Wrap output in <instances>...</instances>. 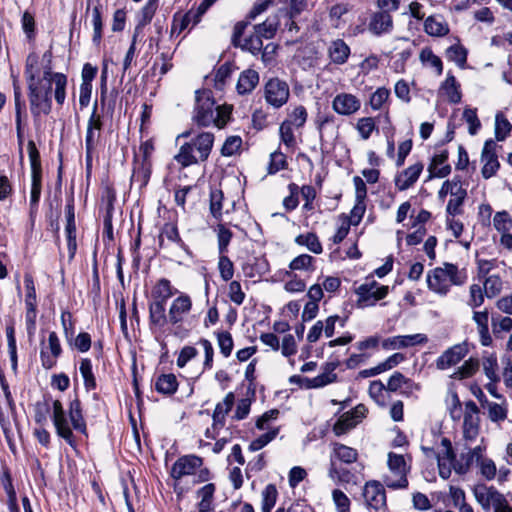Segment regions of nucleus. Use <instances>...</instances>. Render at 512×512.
Returning <instances> with one entry per match:
<instances>
[{
  "mask_svg": "<svg viewBox=\"0 0 512 512\" xmlns=\"http://www.w3.org/2000/svg\"><path fill=\"white\" fill-rule=\"evenodd\" d=\"M52 411V422L56 433L63 438L70 446H75V439L72 428L80 433L86 434V422L82 414L81 403L78 398L70 402L69 418L63 409L59 400H53L49 396L43 398L34 404V420L38 425L44 426L48 415Z\"/></svg>",
  "mask_w": 512,
  "mask_h": 512,
  "instance_id": "1",
  "label": "nucleus"
},
{
  "mask_svg": "<svg viewBox=\"0 0 512 512\" xmlns=\"http://www.w3.org/2000/svg\"><path fill=\"white\" fill-rule=\"evenodd\" d=\"M55 85L54 97L62 105L66 97L67 77L62 73H53L51 68L44 71L43 77L37 82L28 84L30 110L34 118L41 114L48 115L52 110V85Z\"/></svg>",
  "mask_w": 512,
  "mask_h": 512,
  "instance_id": "2",
  "label": "nucleus"
},
{
  "mask_svg": "<svg viewBox=\"0 0 512 512\" xmlns=\"http://www.w3.org/2000/svg\"><path fill=\"white\" fill-rule=\"evenodd\" d=\"M231 108L229 106H215L214 100L207 93L196 95L193 121L201 127L215 124L218 128L226 125L230 118Z\"/></svg>",
  "mask_w": 512,
  "mask_h": 512,
  "instance_id": "3",
  "label": "nucleus"
},
{
  "mask_svg": "<svg viewBox=\"0 0 512 512\" xmlns=\"http://www.w3.org/2000/svg\"><path fill=\"white\" fill-rule=\"evenodd\" d=\"M214 143V135L202 132L183 143L179 152L174 156L175 161L182 167H188L208 159Z\"/></svg>",
  "mask_w": 512,
  "mask_h": 512,
  "instance_id": "4",
  "label": "nucleus"
},
{
  "mask_svg": "<svg viewBox=\"0 0 512 512\" xmlns=\"http://www.w3.org/2000/svg\"><path fill=\"white\" fill-rule=\"evenodd\" d=\"M467 279L464 271H460L458 267L451 263H445L443 267H437L427 274L428 288L439 294L446 295L450 289V284L463 285Z\"/></svg>",
  "mask_w": 512,
  "mask_h": 512,
  "instance_id": "5",
  "label": "nucleus"
},
{
  "mask_svg": "<svg viewBox=\"0 0 512 512\" xmlns=\"http://www.w3.org/2000/svg\"><path fill=\"white\" fill-rule=\"evenodd\" d=\"M502 377L499 374L497 356L494 353L485 352L480 360V367L490 384L498 383L501 379L505 384H512V359L511 357L502 358Z\"/></svg>",
  "mask_w": 512,
  "mask_h": 512,
  "instance_id": "6",
  "label": "nucleus"
},
{
  "mask_svg": "<svg viewBox=\"0 0 512 512\" xmlns=\"http://www.w3.org/2000/svg\"><path fill=\"white\" fill-rule=\"evenodd\" d=\"M388 467L390 474L384 476V484L391 489H405L408 487L407 473L409 467L403 455L390 452L388 454Z\"/></svg>",
  "mask_w": 512,
  "mask_h": 512,
  "instance_id": "7",
  "label": "nucleus"
},
{
  "mask_svg": "<svg viewBox=\"0 0 512 512\" xmlns=\"http://www.w3.org/2000/svg\"><path fill=\"white\" fill-rule=\"evenodd\" d=\"M462 435L467 444L477 440L480 434V410L472 400L465 402Z\"/></svg>",
  "mask_w": 512,
  "mask_h": 512,
  "instance_id": "8",
  "label": "nucleus"
},
{
  "mask_svg": "<svg viewBox=\"0 0 512 512\" xmlns=\"http://www.w3.org/2000/svg\"><path fill=\"white\" fill-rule=\"evenodd\" d=\"M290 95L288 84L278 78L269 79L264 87V98L274 108H280L287 103Z\"/></svg>",
  "mask_w": 512,
  "mask_h": 512,
  "instance_id": "9",
  "label": "nucleus"
},
{
  "mask_svg": "<svg viewBox=\"0 0 512 512\" xmlns=\"http://www.w3.org/2000/svg\"><path fill=\"white\" fill-rule=\"evenodd\" d=\"M388 286H379L375 280L360 285L356 292L359 296L358 304L361 307L374 305L388 294Z\"/></svg>",
  "mask_w": 512,
  "mask_h": 512,
  "instance_id": "10",
  "label": "nucleus"
},
{
  "mask_svg": "<svg viewBox=\"0 0 512 512\" xmlns=\"http://www.w3.org/2000/svg\"><path fill=\"white\" fill-rule=\"evenodd\" d=\"M498 147L497 143L492 139L484 143L481 152V162L483 163L481 174L485 179L493 177L500 168L497 155Z\"/></svg>",
  "mask_w": 512,
  "mask_h": 512,
  "instance_id": "11",
  "label": "nucleus"
},
{
  "mask_svg": "<svg viewBox=\"0 0 512 512\" xmlns=\"http://www.w3.org/2000/svg\"><path fill=\"white\" fill-rule=\"evenodd\" d=\"M362 496L368 508L379 510L386 507V492L379 481L371 480L366 482L363 487Z\"/></svg>",
  "mask_w": 512,
  "mask_h": 512,
  "instance_id": "12",
  "label": "nucleus"
},
{
  "mask_svg": "<svg viewBox=\"0 0 512 512\" xmlns=\"http://www.w3.org/2000/svg\"><path fill=\"white\" fill-rule=\"evenodd\" d=\"M442 449L436 455L438 461L439 475L443 479H448L451 476L456 462V455L452 447V443L448 438H442Z\"/></svg>",
  "mask_w": 512,
  "mask_h": 512,
  "instance_id": "13",
  "label": "nucleus"
},
{
  "mask_svg": "<svg viewBox=\"0 0 512 512\" xmlns=\"http://www.w3.org/2000/svg\"><path fill=\"white\" fill-rule=\"evenodd\" d=\"M477 502L484 510L499 507L505 496L493 486L476 485L473 489Z\"/></svg>",
  "mask_w": 512,
  "mask_h": 512,
  "instance_id": "14",
  "label": "nucleus"
},
{
  "mask_svg": "<svg viewBox=\"0 0 512 512\" xmlns=\"http://www.w3.org/2000/svg\"><path fill=\"white\" fill-rule=\"evenodd\" d=\"M469 352L466 342L456 344L445 350L436 360V367L444 370L458 364Z\"/></svg>",
  "mask_w": 512,
  "mask_h": 512,
  "instance_id": "15",
  "label": "nucleus"
},
{
  "mask_svg": "<svg viewBox=\"0 0 512 512\" xmlns=\"http://www.w3.org/2000/svg\"><path fill=\"white\" fill-rule=\"evenodd\" d=\"M203 464L202 458L196 455H186L180 457L171 468V476L179 480L184 476L192 475Z\"/></svg>",
  "mask_w": 512,
  "mask_h": 512,
  "instance_id": "16",
  "label": "nucleus"
},
{
  "mask_svg": "<svg viewBox=\"0 0 512 512\" xmlns=\"http://www.w3.org/2000/svg\"><path fill=\"white\" fill-rule=\"evenodd\" d=\"M97 103L94 104L92 114L88 120L87 131L85 136L86 152H94L101 135L102 120L97 114Z\"/></svg>",
  "mask_w": 512,
  "mask_h": 512,
  "instance_id": "17",
  "label": "nucleus"
},
{
  "mask_svg": "<svg viewBox=\"0 0 512 512\" xmlns=\"http://www.w3.org/2000/svg\"><path fill=\"white\" fill-rule=\"evenodd\" d=\"M61 345L56 332H50L48 336V343H42L41 348V361L46 369L52 368L61 354Z\"/></svg>",
  "mask_w": 512,
  "mask_h": 512,
  "instance_id": "18",
  "label": "nucleus"
},
{
  "mask_svg": "<svg viewBox=\"0 0 512 512\" xmlns=\"http://www.w3.org/2000/svg\"><path fill=\"white\" fill-rule=\"evenodd\" d=\"M427 341L428 338L425 334L399 335L385 339L382 342V347L387 350H395L425 344Z\"/></svg>",
  "mask_w": 512,
  "mask_h": 512,
  "instance_id": "19",
  "label": "nucleus"
},
{
  "mask_svg": "<svg viewBox=\"0 0 512 512\" xmlns=\"http://www.w3.org/2000/svg\"><path fill=\"white\" fill-rule=\"evenodd\" d=\"M192 308V300L189 295L181 293L172 301L168 311V320L171 324L181 322L184 315L188 314Z\"/></svg>",
  "mask_w": 512,
  "mask_h": 512,
  "instance_id": "20",
  "label": "nucleus"
},
{
  "mask_svg": "<svg viewBox=\"0 0 512 512\" xmlns=\"http://www.w3.org/2000/svg\"><path fill=\"white\" fill-rule=\"evenodd\" d=\"M333 110L340 115H352L361 107L360 100L349 93H341L335 96L332 102Z\"/></svg>",
  "mask_w": 512,
  "mask_h": 512,
  "instance_id": "21",
  "label": "nucleus"
},
{
  "mask_svg": "<svg viewBox=\"0 0 512 512\" xmlns=\"http://www.w3.org/2000/svg\"><path fill=\"white\" fill-rule=\"evenodd\" d=\"M330 463L339 461L344 464H352L358 459V451L339 442L331 443Z\"/></svg>",
  "mask_w": 512,
  "mask_h": 512,
  "instance_id": "22",
  "label": "nucleus"
},
{
  "mask_svg": "<svg viewBox=\"0 0 512 512\" xmlns=\"http://www.w3.org/2000/svg\"><path fill=\"white\" fill-rule=\"evenodd\" d=\"M393 20L392 16L387 11L375 12L370 19L368 28L375 35L388 33L392 30Z\"/></svg>",
  "mask_w": 512,
  "mask_h": 512,
  "instance_id": "23",
  "label": "nucleus"
},
{
  "mask_svg": "<svg viewBox=\"0 0 512 512\" xmlns=\"http://www.w3.org/2000/svg\"><path fill=\"white\" fill-rule=\"evenodd\" d=\"M423 164L418 162L414 165L409 166L395 179V185L400 191L407 190L410 188L419 178L423 171Z\"/></svg>",
  "mask_w": 512,
  "mask_h": 512,
  "instance_id": "24",
  "label": "nucleus"
},
{
  "mask_svg": "<svg viewBox=\"0 0 512 512\" xmlns=\"http://www.w3.org/2000/svg\"><path fill=\"white\" fill-rule=\"evenodd\" d=\"M473 321L477 325V330L480 336V342L483 346H489L492 343V337L489 333V311L484 309L483 311L473 310L472 315Z\"/></svg>",
  "mask_w": 512,
  "mask_h": 512,
  "instance_id": "25",
  "label": "nucleus"
},
{
  "mask_svg": "<svg viewBox=\"0 0 512 512\" xmlns=\"http://www.w3.org/2000/svg\"><path fill=\"white\" fill-rule=\"evenodd\" d=\"M235 402L233 393H228L223 401L219 402L213 412V429H221L225 425V416L231 411Z\"/></svg>",
  "mask_w": 512,
  "mask_h": 512,
  "instance_id": "26",
  "label": "nucleus"
},
{
  "mask_svg": "<svg viewBox=\"0 0 512 512\" xmlns=\"http://www.w3.org/2000/svg\"><path fill=\"white\" fill-rule=\"evenodd\" d=\"M448 159V151L443 150L439 154L434 155L429 167L428 171L430 173V177H438L444 178L451 172V166L445 164Z\"/></svg>",
  "mask_w": 512,
  "mask_h": 512,
  "instance_id": "27",
  "label": "nucleus"
},
{
  "mask_svg": "<svg viewBox=\"0 0 512 512\" xmlns=\"http://www.w3.org/2000/svg\"><path fill=\"white\" fill-rule=\"evenodd\" d=\"M259 83V74L253 69L244 70L237 81L236 89L238 94L251 93Z\"/></svg>",
  "mask_w": 512,
  "mask_h": 512,
  "instance_id": "28",
  "label": "nucleus"
},
{
  "mask_svg": "<svg viewBox=\"0 0 512 512\" xmlns=\"http://www.w3.org/2000/svg\"><path fill=\"white\" fill-rule=\"evenodd\" d=\"M328 54L333 63L341 65L347 61L350 48L342 39H337L330 44Z\"/></svg>",
  "mask_w": 512,
  "mask_h": 512,
  "instance_id": "29",
  "label": "nucleus"
},
{
  "mask_svg": "<svg viewBox=\"0 0 512 512\" xmlns=\"http://www.w3.org/2000/svg\"><path fill=\"white\" fill-rule=\"evenodd\" d=\"M480 369V360L478 358L470 357L465 360L461 366L451 375L454 380H465L473 377Z\"/></svg>",
  "mask_w": 512,
  "mask_h": 512,
  "instance_id": "30",
  "label": "nucleus"
},
{
  "mask_svg": "<svg viewBox=\"0 0 512 512\" xmlns=\"http://www.w3.org/2000/svg\"><path fill=\"white\" fill-rule=\"evenodd\" d=\"M424 30L431 36H445L449 32L448 24L441 16H429L424 22Z\"/></svg>",
  "mask_w": 512,
  "mask_h": 512,
  "instance_id": "31",
  "label": "nucleus"
},
{
  "mask_svg": "<svg viewBox=\"0 0 512 512\" xmlns=\"http://www.w3.org/2000/svg\"><path fill=\"white\" fill-rule=\"evenodd\" d=\"M440 91L446 95L450 103L457 104L461 101L460 85L451 74H448L446 80L441 84Z\"/></svg>",
  "mask_w": 512,
  "mask_h": 512,
  "instance_id": "32",
  "label": "nucleus"
},
{
  "mask_svg": "<svg viewBox=\"0 0 512 512\" xmlns=\"http://www.w3.org/2000/svg\"><path fill=\"white\" fill-rule=\"evenodd\" d=\"M177 293L171 282L161 278L152 289V296L155 301L166 303V301Z\"/></svg>",
  "mask_w": 512,
  "mask_h": 512,
  "instance_id": "33",
  "label": "nucleus"
},
{
  "mask_svg": "<svg viewBox=\"0 0 512 512\" xmlns=\"http://www.w3.org/2000/svg\"><path fill=\"white\" fill-rule=\"evenodd\" d=\"M485 408L487 410L488 418L494 423L503 422L507 418V406L505 402L496 403L485 399Z\"/></svg>",
  "mask_w": 512,
  "mask_h": 512,
  "instance_id": "34",
  "label": "nucleus"
},
{
  "mask_svg": "<svg viewBox=\"0 0 512 512\" xmlns=\"http://www.w3.org/2000/svg\"><path fill=\"white\" fill-rule=\"evenodd\" d=\"M328 476L335 483H356L355 475L346 468L337 467L336 463H330Z\"/></svg>",
  "mask_w": 512,
  "mask_h": 512,
  "instance_id": "35",
  "label": "nucleus"
},
{
  "mask_svg": "<svg viewBox=\"0 0 512 512\" xmlns=\"http://www.w3.org/2000/svg\"><path fill=\"white\" fill-rule=\"evenodd\" d=\"M149 317L151 323L160 327L169 322L168 316H166L165 303L154 300L149 306Z\"/></svg>",
  "mask_w": 512,
  "mask_h": 512,
  "instance_id": "36",
  "label": "nucleus"
},
{
  "mask_svg": "<svg viewBox=\"0 0 512 512\" xmlns=\"http://www.w3.org/2000/svg\"><path fill=\"white\" fill-rule=\"evenodd\" d=\"M466 195V190L463 188H458L457 191H453V196H451L446 207V211L449 215L456 216L463 213L462 205Z\"/></svg>",
  "mask_w": 512,
  "mask_h": 512,
  "instance_id": "37",
  "label": "nucleus"
},
{
  "mask_svg": "<svg viewBox=\"0 0 512 512\" xmlns=\"http://www.w3.org/2000/svg\"><path fill=\"white\" fill-rule=\"evenodd\" d=\"M214 492L215 485L212 483L206 484L198 490V497L201 498L198 504L199 512H208L211 510Z\"/></svg>",
  "mask_w": 512,
  "mask_h": 512,
  "instance_id": "38",
  "label": "nucleus"
},
{
  "mask_svg": "<svg viewBox=\"0 0 512 512\" xmlns=\"http://www.w3.org/2000/svg\"><path fill=\"white\" fill-rule=\"evenodd\" d=\"M503 288V282L498 275H489L483 282V290L488 298H494L499 295Z\"/></svg>",
  "mask_w": 512,
  "mask_h": 512,
  "instance_id": "39",
  "label": "nucleus"
},
{
  "mask_svg": "<svg viewBox=\"0 0 512 512\" xmlns=\"http://www.w3.org/2000/svg\"><path fill=\"white\" fill-rule=\"evenodd\" d=\"M242 50L249 51L253 55L259 54L263 49L262 38L254 31L249 37L244 38L238 45Z\"/></svg>",
  "mask_w": 512,
  "mask_h": 512,
  "instance_id": "40",
  "label": "nucleus"
},
{
  "mask_svg": "<svg viewBox=\"0 0 512 512\" xmlns=\"http://www.w3.org/2000/svg\"><path fill=\"white\" fill-rule=\"evenodd\" d=\"M512 125L502 112L495 117V137L498 141H503L511 132Z\"/></svg>",
  "mask_w": 512,
  "mask_h": 512,
  "instance_id": "41",
  "label": "nucleus"
},
{
  "mask_svg": "<svg viewBox=\"0 0 512 512\" xmlns=\"http://www.w3.org/2000/svg\"><path fill=\"white\" fill-rule=\"evenodd\" d=\"M295 241L299 245L306 246L311 252L315 254H320L322 252V245L317 235L314 233L298 235Z\"/></svg>",
  "mask_w": 512,
  "mask_h": 512,
  "instance_id": "42",
  "label": "nucleus"
},
{
  "mask_svg": "<svg viewBox=\"0 0 512 512\" xmlns=\"http://www.w3.org/2000/svg\"><path fill=\"white\" fill-rule=\"evenodd\" d=\"M420 61L425 64L429 65L436 69V72L438 75H441L443 72V64L441 59L433 53L431 48H424L421 50L419 55Z\"/></svg>",
  "mask_w": 512,
  "mask_h": 512,
  "instance_id": "43",
  "label": "nucleus"
},
{
  "mask_svg": "<svg viewBox=\"0 0 512 512\" xmlns=\"http://www.w3.org/2000/svg\"><path fill=\"white\" fill-rule=\"evenodd\" d=\"M277 495L278 492L275 485L269 484L265 487L262 492V512H271L276 504Z\"/></svg>",
  "mask_w": 512,
  "mask_h": 512,
  "instance_id": "44",
  "label": "nucleus"
},
{
  "mask_svg": "<svg viewBox=\"0 0 512 512\" xmlns=\"http://www.w3.org/2000/svg\"><path fill=\"white\" fill-rule=\"evenodd\" d=\"M446 56L449 60L463 67L467 61V50L460 44H454L446 49Z\"/></svg>",
  "mask_w": 512,
  "mask_h": 512,
  "instance_id": "45",
  "label": "nucleus"
},
{
  "mask_svg": "<svg viewBox=\"0 0 512 512\" xmlns=\"http://www.w3.org/2000/svg\"><path fill=\"white\" fill-rule=\"evenodd\" d=\"M485 293L482 287L479 284H472L469 287V298L467 300V305L472 310L480 307L485 300Z\"/></svg>",
  "mask_w": 512,
  "mask_h": 512,
  "instance_id": "46",
  "label": "nucleus"
},
{
  "mask_svg": "<svg viewBox=\"0 0 512 512\" xmlns=\"http://www.w3.org/2000/svg\"><path fill=\"white\" fill-rule=\"evenodd\" d=\"M278 29V22L275 20L267 19L261 24L254 26V31L263 39H272Z\"/></svg>",
  "mask_w": 512,
  "mask_h": 512,
  "instance_id": "47",
  "label": "nucleus"
},
{
  "mask_svg": "<svg viewBox=\"0 0 512 512\" xmlns=\"http://www.w3.org/2000/svg\"><path fill=\"white\" fill-rule=\"evenodd\" d=\"M314 257L308 255V254H301L294 258L290 264L289 268L292 271L296 270H304V271H314Z\"/></svg>",
  "mask_w": 512,
  "mask_h": 512,
  "instance_id": "48",
  "label": "nucleus"
},
{
  "mask_svg": "<svg viewBox=\"0 0 512 512\" xmlns=\"http://www.w3.org/2000/svg\"><path fill=\"white\" fill-rule=\"evenodd\" d=\"M38 64V56L35 53H31L27 56L25 64V77L28 81V84L31 82H37L36 78L39 74Z\"/></svg>",
  "mask_w": 512,
  "mask_h": 512,
  "instance_id": "49",
  "label": "nucleus"
},
{
  "mask_svg": "<svg viewBox=\"0 0 512 512\" xmlns=\"http://www.w3.org/2000/svg\"><path fill=\"white\" fill-rule=\"evenodd\" d=\"M27 148L31 165V175H42L40 154L35 145V142L33 140L28 141Z\"/></svg>",
  "mask_w": 512,
  "mask_h": 512,
  "instance_id": "50",
  "label": "nucleus"
},
{
  "mask_svg": "<svg viewBox=\"0 0 512 512\" xmlns=\"http://www.w3.org/2000/svg\"><path fill=\"white\" fill-rule=\"evenodd\" d=\"M92 24H93V42L96 45H99L102 39V18H101V7L99 5L95 6L92 10Z\"/></svg>",
  "mask_w": 512,
  "mask_h": 512,
  "instance_id": "51",
  "label": "nucleus"
},
{
  "mask_svg": "<svg viewBox=\"0 0 512 512\" xmlns=\"http://www.w3.org/2000/svg\"><path fill=\"white\" fill-rule=\"evenodd\" d=\"M474 462L475 458L469 453V451L466 453H461L459 458H456L453 470L458 475H464L469 472L470 467Z\"/></svg>",
  "mask_w": 512,
  "mask_h": 512,
  "instance_id": "52",
  "label": "nucleus"
},
{
  "mask_svg": "<svg viewBox=\"0 0 512 512\" xmlns=\"http://www.w3.org/2000/svg\"><path fill=\"white\" fill-rule=\"evenodd\" d=\"M356 129L359 132L360 136L367 140L374 130L377 129L375 120L372 117H363L358 119L356 124Z\"/></svg>",
  "mask_w": 512,
  "mask_h": 512,
  "instance_id": "53",
  "label": "nucleus"
},
{
  "mask_svg": "<svg viewBox=\"0 0 512 512\" xmlns=\"http://www.w3.org/2000/svg\"><path fill=\"white\" fill-rule=\"evenodd\" d=\"M356 424L357 420L353 419L349 413H345L335 423L333 431L337 436H340L355 427Z\"/></svg>",
  "mask_w": 512,
  "mask_h": 512,
  "instance_id": "54",
  "label": "nucleus"
},
{
  "mask_svg": "<svg viewBox=\"0 0 512 512\" xmlns=\"http://www.w3.org/2000/svg\"><path fill=\"white\" fill-rule=\"evenodd\" d=\"M463 118L469 125V134L475 135L481 127L480 120L477 116V109L466 107L463 111Z\"/></svg>",
  "mask_w": 512,
  "mask_h": 512,
  "instance_id": "55",
  "label": "nucleus"
},
{
  "mask_svg": "<svg viewBox=\"0 0 512 512\" xmlns=\"http://www.w3.org/2000/svg\"><path fill=\"white\" fill-rule=\"evenodd\" d=\"M232 236V232L224 225L219 224L217 226L218 250L220 254L227 252L228 245L232 239Z\"/></svg>",
  "mask_w": 512,
  "mask_h": 512,
  "instance_id": "56",
  "label": "nucleus"
},
{
  "mask_svg": "<svg viewBox=\"0 0 512 512\" xmlns=\"http://www.w3.org/2000/svg\"><path fill=\"white\" fill-rule=\"evenodd\" d=\"M332 499L336 507L337 512H350V499L340 489H334L332 491Z\"/></svg>",
  "mask_w": 512,
  "mask_h": 512,
  "instance_id": "57",
  "label": "nucleus"
},
{
  "mask_svg": "<svg viewBox=\"0 0 512 512\" xmlns=\"http://www.w3.org/2000/svg\"><path fill=\"white\" fill-rule=\"evenodd\" d=\"M278 432V429H273L260 435L250 443L249 450L255 452L262 449L277 436Z\"/></svg>",
  "mask_w": 512,
  "mask_h": 512,
  "instance_id": "58",
  "label": "nucleus"
},
{
  "mask_svg": "<svg viewBox=\"0 0 512 512\" xmlns=\"http://www.w3.org/2000/svg\"><path fill=\"white\" fill-rule=\"evenodd\" d=\"M156 9H157V1L156 0H149L146 3V5L143 7L142 19L140 20L139 24L135 28V31H137V35L139 34V31L141 30V28L143 26H145L146 24H148L152 20Z\"/></svg>",
  "mask_w": 512,
  "mask_h": 512,
  "instance_id": "59",
  "label": "nucleus"
},
{
  "mask_svg": "<svg viewBox=\"0 0 512 512\" xmlns=\"http://www.w3.org/2000/svg\"><path fill=\"white\" fill-rule=\"evenodd\" d=\"M398 386H369V393L379 405H385V398L390 392L397 390Z\"/></svg>",
  "mask_w": 512,
  "mask_h": 512,
  "instance_id": "60",
  "label": "nucleus"
},
{
  "mask_svg": "<svg viewBox=\"0 0 512 512\" xmlns=\"http://www.w3.org/2000/svg\"><path fill=\"white\" fill-rule=\"evenodd\" d=\"M480 474L486 479V480H492L496 476L497 468L494 463V461L488 457L482 459L481 461L476 463Z\"/></svg>",
  "mask_w": 512,
  "mask_h": 512,
  "instance_id": "61",
  "label": "nucleus"
},
{
  "mask_svg": "<svg viewBox=\"0 0 512 512\" xmlns=\"http://www.w3.org/2000/svg\"><path fill=\"white\" fill-rule=\"evenodd\" d=\"M218 268L220 276L224 281L232 279L234 275V265L226 255L220 254Z\"/></svg>",
  "mask_w": 512,
  "mask_h": 512,
  "instance_id": "62",
  "label": "nucleus"
},
{
  "mask_svg": "<svg viewBox=\"0 0 512 512\" xmlns=\"http://www.w3.org/2000/svg\"><path fill=\"white\" fill-rule=\"evenodd\" d=\"M448 411L453 421H458L464 414L462 410V403L456 392H452L450 395V401L448 403Z\"/></svg>",
  "mask_w": 512,
  "mask_h": 512,
  "instance_id": "63",
  "label": "nucleus"
},
{
  "mask_svg": "<svg viewBox=\"0 0 512 512\" xmlns=\"http://www.w3.org/2000/svg\"><path fill=\"white\" fill-rule=\"evenodd\" d=\"M242 145V139L239 136H229L222 148H221V154L223 156H232L236 154Z\"/></svg>",
  "mask_w": 512,
  "mask_h": 512,
  "instance_id": "64",
  "label": "nucleus"
}]
</instances>
